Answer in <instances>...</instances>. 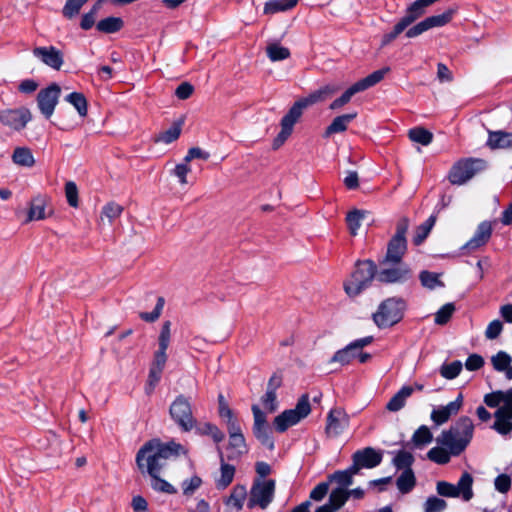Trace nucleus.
<instances>
[{
	"instance_id": "1",
	"label": "nucleus",
	"mask_w": 512,
	"mask_h": 512,
	"mask_svg": "<svg viewBox=\"0 0 512 512\" xmlns=\"http://www.w3.org/2000/svg\"><path fill=\"white\" fill-rule=\"evenodd\" d=\"M186 453L181 444L171 441L163 444L158 439L146 442L136 454V464L141 473L147 472L151 477V487L156 491L175 494L176 488L166 480L159 477L165 461L171 457Z\"/></svg>"
},
{
	"instance_id": "2",
	"label": "nucleus",
	"mask_w": 512,
	"mask_h": 512,
	"mask_svg": "<svg viewBox=\"0 0 512 512\" xmlns=\"http://www.w3.org/2000/svg\"><path fill=\"white\" fill-rule=\"evenodd\" d=\"M358 472L352 465L344 470H337L327 476L326 481L318 483L310 492V499L315 502L322 501L327 495L328 501L320 507H329L331 504H339L347 495L345 491L354 484V476Z\"/></svg>"
},
{
	"instance_id": "3",
	"label": "nucleus",
	"mask_w": 512,
	"mask_h": 512,
	"mask_svg": "<svg viewBox=\"0 0 512 512\" xmlns=\"http://www.w3.org/2000/svg\"><path fill=\"white\" fill-rule=\"evenodd\" d=\"M336 91L337 87L332 85H325L320 89L312 92L307 97H303L297 100L291 106L288 112L282 117L280 122L281 130L274 138L272 148L277 150L286 142V140L293 132L294 125L298 122L306 108L318 102L324 101L329 96L333 95Z\"/></svg>"
},
{
	"instance_id": "4",
	"label": "nucleus",
	"mask_w": 512,
	"mask_h": 512,
	"mask_svg": "<svg viewBox=\"0 0 512 512\" xmlns=\"http://www.w3.org/2000/svg\"><path fill=\"white\" fill-rule=\"evenodd\" d=\"M474 435V424L470 417L461 416L449 429L443 430L436 442L449 449L453 456L462 454Z\"/></svg>"
},
{
	"instance_id": "5",
	"label": "nucleus",
	"mask_w": 512,
	"mask_h": 512,
	"mask_svg": "<svg viewBox=\"0 0 512 512\" xmlns=\"http://www.w3.org/2000/svg\"><path fill=\"white\" fill-rule=\"evenodd\" d=\"M453 13H454V10L449 9L442 14L429 16L410 28H408L404 24V22L399 20L394 25L392 31L383 35L381 44H382V46L388 45L393 40H395L405 30H406L405 35L407 38H414V37L421 35L422 33L426 32V31H428L429 29H432L435 27H442L451 21Z\"/></svg>"
},
{
	"instance_id": "6",
	"label": "nucleus",
	"mask_w": 512,
	"mask_h": 512,
	"mask_svg": "<svg viewBox=\"0 0 512 512\" xmlns=\"http://www.w3.org/2000/svg\"><path fill=\"white\" fill-rule=\"evenodd\" d=\"M377 265L374 261L358 260L349 280L344 282V290L349 297H356L362 291L371 286L374 278H377Z\"/></svg>"
},
{
	"instance_id": "7",
	"label": "nucleus",
	"mask_w": 512,
	"mask_h": 512,
	"mask_svg": "<svg viewBox=\"0 0 512 512\" xmlns=\"http://www.w3.org/2000/svg\"><path fill=\"white\" fill-rule=\"evenodd\" d=\"M407 308L406 301L401 297H390L380 303L373 313V321L380 329L391 327L403 319Z\"/></svg>"
},
{
	"instance_id": "8",
	"label": "nucleus",
	"mask_w": 512,
	"mask_h": 512,
	"mask_svg": "<svg viewBox=\"0 0 512 512\" xmlns=\"http://www.w3.org/2000/svg\"><path fill=\"white\" fill-rule=\"evenodd\" d=\"M487 168V162L481 158H462L451 167L448 180L453 185H463L476 174Z\"/></svg>"
},
{
	"instance_id": "9",
	"label": "nucleus",
	"mask_w": 512,
	"mask_h": 512,
	"mask_svg": "<svg viewBox=\"0 0 512 512\" xmlns=\"http://www.w3.org/2000/svg\"><path fill=\"white\" fill-rule=\"evenodd\" d=\"M276 482L273 479L256 478L248 493L246 507L250 510H265L273 501Z\"/></svg>"
},
{
	"instance_id": "10",
	"label": "nucleus",
	"mask_w": 512,
	"mask_h": 512,
	"mask_svg": "<svg viewBox=\"0 0 512 512\" xmlns=\"http://www.w3.org/2000/svg\"><path fill=\"white\" fill-rule=\"evenodd\" d=\"M311 412L308 394H303L293 409L284 410L274 418L273 425L277 432L283 433L289 427L296 425Z\"/></svg>"
},
{
	"instance_id": "11",
	"label": "nucleus",
	"mask_w": 512,
	"mask_h": 512,
	"mask_svg": "<svg viewBox=\"0 0 512 512\" xmlns=\"http://www.w3.org/2000/svg\"><path fill=\"white\" fill-rule=\"evenodd\" d=\"M389 70L390 69L388 67L376 70L369 74L368 76L364 77L363 79L357 81L356 83L351 85L339 98L335 99L330 104L329 108L332 110H337L343 107L344 105L350 102L351 98L355 94L363 92L379 83Z\"/></svg>"
},
{
	"instance_id": "12",
	"label": "nucleus",
	"mask_w": 512,
	"mask_h": 512,
	"mask_svg": "<svg viewBox=\"0 0 512 512\" xmlns=\"http://www.w3.org/2000/svg\"><path fill=\"white\" fill-rule=\"evenodd\" d=\"M169 414L177 426L184 432L191 431L196 426L191 403L184 395H178L171 403Z\"/></svg>"
},
{
	"instance_id": "13",
	"label": "nucleus",
	"mask_w": 512,
	"mask_h": 512,
	"mask_svg": "<svg viewBox=\"0 0 512 512\" xmlns=\"http://www.w3.org/2000/svg\"><path fill=\"white\" fill-rule=\"evenodd\" d=\"M473 477L470 473L464 472L456 485L446 482H437L436 490L443 497H462L464 501H469L473 497Z\"/></svg>"
},
{
	"instance_id": "14",
	"label": "nucleus",
	"mask_w": 512,
	"mask_h": 512,
	"mask_svg": "<svg viewBox=\"0 0 512 512\" xmlns=\"http://www.w3.org/2000/svg\"><path fill=\"white\" fill-rule=\"evenodd\" d=\"M252 413L254 417L252 431L255 438L267 449L273 451L275 449V442L265 413L258 407V405H252Z\"/></svg>"
},
{
	"instance_id": "15",
	"label": "nucleus",
	"mask_w": 512,
	"mask_h": 512,
	"mask_svg": "<svg viewBox=\"0 0 512 512\" xmlns=\"http://www.w3.org/2000/svg\"><path fill=\"white\" fill-rule=\"evenodd\" d=\"M229 435L228 454L229 461L239 460L244 454L248 453V447L239 422H231L227 425Z\"/></svg>"
},
{
	"instance_id": "16",
	"label": "nucleus",
	"mask_w": 512,
	"mask_h": 512,
	"mask_svg": "<svg viewBox=\"0 0 512 512\" xmlns=\"http://www.w3.org/2000/svg\"><path fill=\"white\" fill-rule=\"evenodd\" d=\"M61 95V88L57 83H52L48 87L41 89L37 94V106L41 114L49 119L58 104Z\"/></svg>"
},
{
	"instance_id": "17",
	"label": "nucleus",
	"mask_w": 512,
	"mask_h": 512,
	"mask_svg": "<svg viewBox=\"0 0 512 512\" xmlns=\"http://www.w3.org/2000/svg\"><path fill=\"white\" fill-rule=\"evenodd\" d=\"M31 119L32 114L27 107L4 109L0 111V123L14 131L23 130Z\"/></svg>"
},
{
	"instance_id": "18",
	"label": "nucleus",
	"mask_w": 512,
	"mask_h": 512,
	"mask_svg": "<svg viewBox=\"0 0 512 512\" xmlns=\"http://www.w3.org/2000/svg\"><path fill=\"white\" fill-rule=\"evenodd\" d=\"M383 454L373 447H365L352 454V467L358 474L361 469H372L381 464Z\"/></svg>"
},
{
	"instance_id": "19",
	"label": "nucleus",
	"mask_w": 512,
	"mask_h": 512,
	"mask_svg": "<svg viewBox=\"0 0 512 512\" xmlns=\"http://www.w3.org/2000/svg\"><path fill=\"white\" fill-rule=\"evenodd\" d=\"M170 337H171V322L165 321L162 324L161 331L158 337V344L159 348L154 354V360L151 364L152 367L164 369L166 361H167V354L166 351L168 349L169 343H170Z\"/></svg>"
},
{
	"instance_id": "20",
	"label": "nucleus",
	"mask_w": 512,
	"mask_h": 512,
	"mask_svg": "<svg viewBox=\"0 0 512 512\" xmlns=\"http://www.w3.org/2000/svg\"><path fill=\"white\" fill-rule=\"evenodd\" d=\"M463 405V395L458 394L454 401L449 402L445 406H440L437 409H433L430 415L431 420L436 425H443L446 423L451 416L456 415Z\"/></svg>"
},
{
	"instance_id": "21",
	"label": "nucleus",
	"mask_w": 512,
	"mask_h": 512,
	"mask_svg": "<svg viewBox=\"0 0 512 512\" xmlns=\"http://www.w3.org/2000/svg\"><path fill=\"white\" fill-rule=\"evenodd\" d=\"M349 417L341 408L331 409L327 415L326 433L329 436H338L348 426Z\"/></svg>"
},
{
	"instance_id": "22",
	"label": "nucleus",
	"mask_w": 512,
	"mask_h": 512,
	"mask_svg": "<svg viewBox=\"0 0 512 512\" xmlns=\"http://www.w3.org/2000/svg\"><path fill=\"white\" fill-rule=\"evenodd\" d=\"M412 278V270L407 265L382 269L377 273V280L381 283H405Z\"/></svg>"
},
{
	"instance_id": "23",
	"label": "nucleus",
	"mask_w": 512,
	"mask_h": 512,
	"mask_svg": "<svg viewBox=\"0 0 512 512\" xmlns=\"http://www.w3.org/2000/svg\"><path fill=\"white\" fill-rule=\"evenodd\" d=\"M35 57L41 59L47 66L59 70L63 65V54L54 46L50 47H36L33 50Z\"/></svg>"
},
{
	"instance_id": "24",
	"label": "nucleus",
	"mask_w": 512,
	"mask_h": 512,
	"mask_svg": "<svg viewBox=\"0 0 512 512\" xmlns=\"http://www.w3.org/2000/svg\"><path fill=\"white\" fill-rule=\"evenodd\" d=\"M407 250L406 239H399L392 237L387 245V252L381 264L392 263L398 264L401 262L405 252Z\"/></svg>"
},
{
	"instance_id": "25",
	"label": "nucleus",
	"mask_w": 512,
	"mask_h": 512,
	"mask_svg": "<svg viewBox=\"0 0 512 512\" xmlns=\"http://www.w3.org/2000/svg\"><path fill=\"white\" fill-rule=\"evenodd\" d=\"M492 235V225L488 221L481 222L473 237L463 246V248L469 250H476L481 246L485 245Z\"/></svg>"
},
{
	"instance_id": "26",
	"label": "nucleus",
	"mask_w": 512,
	"mask_h": 512,
	"mask_svg": "<svg viewBox=\"0 0 512 512\" xmlns=\"http://www.w3.org/2000/svg\"><path fill=\"white\" fill-rule=\"evenodd\" d=\"M219 458H220V478L216 481V487L218 489L227 488L233 481L235 475V467L225 462L224 455L221 448L217 447Z\"/></svg>"
},
{
	"instance_id": "27",
	"label": "nucleus",
	"mask_w": 512,
	"mask_h": 512,
	"mask_svg": "<svg viewBox=\"0 0 512 512\" xmlns=\"http://www.w3.org/2000/svg\"><path fill=\"white\" fill-rule=\"evenodd\" d=\"M357 117V112L343 114L335 117L329 126L326 127L324 137H330L335 133H341L347 130L348 124Z\"/></svg>"
},
{
	"instance_id": "28",
	"label": "nucleus",
	"mask_w": 512,
	"mask_h": 512,
	"mask_svg": "<svg viewBox=\"0 0 512 512\" xmlns=\"http://www.w3.org/2000/svg\"><path fill=\"white\" fill-rule=\"evenodd\" d=\"M347 494L345 498L339 504H331L329 507L325 509V507H317L314 512H337L339 511L346 502L349 500L358 501L362 500L365 496V490L361 487H357L354 489H350V487L345 491Z\"/></svg>"
},
{
	"instance_id": "29",
	"label": "nucleus",
	"mask_w": 512,
	"mask_h": 512,
	"mask_svg": "<svg viewBox=\"0 0 512 512\" xmlns=\"http://www.w3.org/2000/svg\"><path fill=\"white\" fill-rule=\"evenodd\" d=\"M487 146L491 149H506L512 147V133L504 131H489Z\"/></svg>"
},
{
	"instance_id": "30",
	"label": "nucleus",
	"mask_w": 512,
	"mask_h": 512,
	"mask_svg": "<svg viewBox=\"0 0 512 512\" xmlns=\"http://www.w3.org/2000/svg\"><path fill=\"white\" fill-rule=\"evenodd\" d=\"M426 8L427 5L422 0H416L407 7L405 15L400 20L409 27L425 14Z\"/></svg>"
},
{
	"instance_id": "31",
	"label": "nucleus",
	"mask_w": 512,
	"mask_h": 512,
	"mask_svg": "<svg viewBox=\"0 0 512 512\" xmlns=\"http://www.w3.org/2000/svg\"><path fill=\"white\" fill-rule=\"evenodd\" d=\"M413 393V387L403 386L386 404V409L390 412H397L404 408L407 398Z\"/></svg>"
},
{
	"instance_id": "32",
	"label": "nucleus",
	"mask_w": 512,
	"mask_h": 512,
	"mask_svg": "<svg viewBox=\"0 0 512 512\" xmlns=\"http://www.w3.org/2000/svg\"><path fill=\"white\" fill-rule=\"evenodd\" d=\"M245 501H248V492L246 487L238 484L233 487L230 496L226 500V504L232 509L241 510Z\"/></svg>"
},
{
	"instance_id": "33",
	"label": "nucleus",
	"mask_w": 512,
	"mask_h": 512,
	"mask_svg": "<svg viewBox=\"0 0 512 512\" xmlns=\"http://www.w3.org/2000/svg\"><path fill=\"white\" fill-rule=\"evenodd\" d=\"M46 199L43 196L34 197L30 202L26 222L42 220L45 215Z\"/></svg>"
},
{
	"instance_id": "34",
	"label": "nucleus",
	"mask_w": 512,
	"mask_h": 512,
	"mask_svg": "<svg viewBox=\"0 0 512 512\" xmlns=\"http://www.w3.org/2000/svg\"><path fill=\"white\" fill-rule=\"evenodd\" d=\"M124 27V21L121 17L110 16L96 23V29L105 34H113Z\"/></svg>"
},
{
	"instance_id": "35",
	"label": "nucleus",
	"mask_w": 512,
	"mask_h": 512,
	"mask_svg": "<svg viewBox=\"0 0 512 512\" xmlns=\"http://www.w3.org/2000/svg\"><path fill=\"white\" fill-rule=\"evenodd\" d=\"M184 124V118L181 117L178 121H175L172 126L166 131L161 132L156 138V142H162L170 144L177 140L181 134L182 126Z\"/></svg>"
},
{
	"instance_id": "36",
	"label": "nucleus",
	"mask_w": 512,
	"mask_h": 512,
	"mask_svg": "<svg viewBox=\"0 0 512 512\" xmlns=\"http://www.w3.org/2000/svg\"><path fill=\"white\" fill-rule=\"evenodd\" d=\"M436 220L437 215L432 214L424 223H422L416 228L415 234L413 236L414 245H421L425 241V239L430 234L433 226L435 225Z\"/></svg>"
},
{
	"instance_id": "37",
	"label": "nucleus",
	"mask_w": 512,
	"mask_h": 512,
	"mask_svg": "<svg viewBox=\"0 0 512 512\" xmlns=\"http://www.w3.org/2000/svg\"><path fill=\"white\" fill-rule=\"evenodd\" d=\"M12 160L23 167H32L35 164L34 156L27 147H17L12 154Z\"/></svg>"
},
{
	"instance_id": "38",
	"label": "nucleus",
	"mask_w": 512,
	"mask_h": 512,
	"mask_svg": "<svg viewBox=\"0 0 512 512\" xmlns=\"http://www.w3.org/2000/svg\"><path fill=\"white\" fill-rule=\"evenodd\" d=\"M396 485L402 494H407L416 485V478L412 469L404 470L397 478Z\"/></svg>"
},
{
	"instance_id": "39",
	"label": "nucleus",
	"mask_w": 512,
	"mask_h": 512,
	"mask_svg": "<svg viewBox=\"0 0 512 512\" xmlns=\"http://www.w3.org/2000/svg\"><path fill=\"white\" fill-rule=\"evenodd\" d=\"M298 0H269L265 3L264 14L287 11L296 6Z\"/></svg>"
},
{
	"instance_id": "40",
	"label": "nucleus",
	"mask_w": 512,
	"mask_h": 512,
	"mask_svg": "<svg viewBox=\"0 0 512 512\" xmlns=\"http://www.w3.org/2000/svg\"><path fill=\"white\" fill-rule=\"evenodd\" d=\"M65 101L75 107L81 117H85L88 113L87 99L81 92H72L65 97Z\"/></svg>"
},
{
	"instance_id": "41",
	"label": "nucleus",
	"mask_w": 512,
	"mask_h": 512,
	"mask_svg": "<svg viewBox=\"0 0 512 512\" xmlns=\"http://www.w3.org/2000/svg\"><path fill=\"white\" fill-rule=\"evenodd\" d=\"M433 435L426 425H421L412 435L411 442L416 448H422L431 443Z\"/></svg>"
},
{
	"instance_id": "42",
	"label": "nucleus",
	"mask_w": 512,
	"mask_h": 512,
	"mask_svg": "<svg viewBox=\"0 0 512 512\" xmlns=\"http://www.w3.org/2000/svg\"><path fill=\"white\" fill-rule=\"evenodd\" d=\"M357 351L348 344L346 347L338 350L330 359V363H340L342 366L348 365L356 358Z\"/></svg>"
},
{
	"instance_id": "43",
	"label": "nucleus",
	"mask_w": 512,
	"mask_h": 512,
	"mask_svg": "<svg viewBox=\"0 0 512 512\" xmlns=\"http://www.w3.org/2000/svg\"><path fill=\"white\" fill-rule=\"evenodd\" d=\"M266 54L272 62L288 59L291 55L290 50L287 47L281 46L278 43L269 44L266 47Z\"/></svg>"
},
{
	"instance_id": "44",
	"label": "nucleus",
	"mask_w": 512,
	"mask_h": 512,
	"mask_svg": "<svg viewBox=\"0 0 512 512\" xmlns=\"http://www.w3.org/2000/svg\"><path fill=\"white\" fill-rule=\"evenodd\" d=\"M445 448L446 447H444V446H442V447L437 446V447L431 448L427 453V458L430 461H432L436 464H439V465H445V464L449 463L451 456H453V455L449 449L446 450Z\"/></svg>"
},
{
	"instance_id": "45",
	"label": "nucleus",
	"mask_w": 512,
	"mask_h": 512,
	"mask_svg": "<svg viewBox=\"0 0 512 512\" xmlns=\"http://www.w3.org/2000/svg\"><path fill=\"white\" fill-rule=\"evenodd\" d=\"M196 432L200 435L210 436L217 444L225 439V434L215 424L209 422L196 427Z\"/></svg>"
},
{
	"instance_id": "46",
	"label": "nucleus",
	"mask_w": 512,
	"mask_h": 512,
	"mask_svg": "<svg viewBox=\"0 0 512 512\" xmlns=\"http://www.w3.org/2000/svg\"><path fill=\"white\" fill-rule=\"evenodd\" d=\"M408 136L411 141L419 143L421 145L427 146L433 140V134L423 128V127H415L409 130Z\"/></svg>"
},
{
	"instance_id": "47",
	"label": "nucleus",
	"mask_w": 512,
	"mask_h": 512,
	"mask_svg": "<svg viewBox=\"0 0 512 512\" xmlns=\"http://www.w3.org/2000/svg\"><path fill=\"white\" fill-rule=\"evenodd\" d=\"M421 285L430 290L436 287H444V283L439 279V274L423 270L419 274Z\"/></svg>"
},
{
	"instance_id": "48",
	"label": "nucleus",
	"mask_w": 512,
	"mask_h": 512,
	"mask_svg": "<svg viewBox=\"0 0 512 512\" xmlns=\"http://www.w3.org/2000/svg\"><path fill=\"white\" fill-rule=\"evenodd\" d=\"M414 456L405 450H400L397 452L396 456L393 458V464L398 470H409L412 469V465L414 463Z\"/></svg>"
},
{
	"instance_id": "49",
	"label": "nucleus",
	"mask_w": 512,
	"mask_h": 512,
	"mask_svg": "<svg viewBox=\"0 0 512 512\" xmlns=\"http://www.w3.org/2000/svg\"><path fill=\"white\" fill-rule=\"evenodd\" d=\"M463 364L459 360H455L451 363H444L440 367V374L443 378L452 380L455 379L462 371Z\"/></svg>"
},
{
	"instance_id": "50",
	"label": "nucleus",
	"mask_w": 512,
	"mask_h": 512,
	"mask_svg": "<svg viewBox=\"0 0 512 512\" xmlns=\"http://www.w3.org/2000/svg\"><path fill=\"white\" fill-rule=\"evenodd\" d=\"M89 0H66V3L62 9V14L67 19H72L77 16L81 10V8L88 2Z\"/></svg>"
},
{
	"instance_id": "51",
	"label": "nucleus",
	"mask_w": 512,
	"mask_h": 512,
	"mask_svg": "<svg viewBox=\"0 0 512 512\" xmlns=\"http://www.w3.org/2000/svg\"><path fill=\"white\" fill-rule=\"evenodd\" d=\"M511 361V356L505 351H499L491 358L493 368L498 372L506 371L511 366Z\"/></svg>"
},
{
	"instance_id": "52",
	"label": "nucleus",
	"mask_w": 512,
	"mask_h": 512,
	"mask_svg": "<svg viewBox=\"0 0 512 512\" xmlns=\"http://www.w3.org/2000/svg\"><path fill=\"white\" fill-rule=\"evenodd\" d=\"M455 310L456 308L454 303H446L435 313L434 322L437 325L447 324L450 321Z\"/></svg>"
},
{
	"instance_id": "53",
	"label": "nucleus",
	"mask_w": 512,
	"mask_h": 512,
	"mask_svg": "<svg viewBox=\"0 0 512 512\" xmlns=\"http://www.w3.org/2000/svg\"><path fill=\"white\" fill-rule=\"evenodd\" d=\"M364 215L365 212L358 209H354L347 214L346 222L352 235L355 236L357 234V231L361 226V220L364 218Z\"/></svg>"
},
{
	"instance_id": "54",
	"label": "nucleus",
	"mask_w": 512,
	"mask_h": 512,
	"mask_svg": "<svg viewBox=\"0 0 512 512\" xmlns=\"http://www.w3.org/2000/svg\"><path fill=\"white\" fill-rule=\"evenodd\" d=\"M123 212V207L115 202L107 203L101 212V220L107 218L108 222L111 224L116 218H118Z\"/></svg>"
},
{
	"instance_id": "55",
	"label": "nucleus",
	"mask_w": 512,
	"mask_h": 512,
	"mask_svg": "<svg viewBox=\"0 0 512 512\" xmlns=\"http://www.w3.org/2000/svg\"><path fill=\"white\" fill-rule=\"evenodd\" d=\"M218 405H219V416L225 420L226 426L231 422H239L237 418L234 416L232 409L227 404L224 396L222 394L218 395Z\"/></svg>"
},
{
	"instance_id": "56",
	"label": "nucleus",
	"mask_w": 512,
	"mask_h": 512,
	"mask_svg": "<svg viewBox=\"0 0 512 512\" xmlns=\"http://www.w3.org/2000/svg\"><path fill=\"white\" fill-rule=\"evenodd\" d=\"M165 304V300L163 297H158L157 303L152 312H141L139 317L146 322L153 323L155 322L161 315L163 307Z\"/></svg>"
},
{
	"instance_id": "57",
	"label": "nucleus",
	"mask_w": 512,
	"mask_h": 512,
	"mask_svg": "<svg viewBox=\"0 0 512 512\" xmlns=\"http://www.w3.org/2000/svg\"><path fill=\"white\" fill-rule=\"evenodd\" d=\"M65 195L68 204L71 207H78L79 201H78V188L77 185L73 181H68L65 184Z\"/></svg>"
},
{
	"instance_id": "58",
	"label": "nucleus",
	"mask_w": 512,
	"mask_h": 512,
	"mask_svg": "<svg viewBox=\"0 0 512 512\" xmlns=\"http://www.w3.org/2000/svg\"><path fill=\"white\" fill-rule=\"evenodd\" d=\"M447 508L445 500L436 496H431L427 499L425 505V512H441Z\"/></svg>"
},
{
	"instance_id": "59",
	"label": "nucleus",
	"mask_w": 512,
	"mask_h": 512,
	"mask_svg": "<svg viewBox=\"0 0 512 512\" xmlns=\"http://www.w3.org/2000/svg\"><path fill=\"white\" fill-rule=\"evenodd\" d=\"M163 370L155 367H150L149 375H148V383L146 386V393L151 394L154 391V388L159 383L161 379Z\"/></svg>"
},
{
	"instance_id": "60",
	"label": "nucleus",
	"mask_w": 512,
	"mask_h": 512,
	"mask_svg": "<svg viewBox=\"0 0 512 512\" xmlns=\"http://www.w3.org/2000/svg\"><path fill=\"white\" fill-rule=\"evenodd\" d=\"M202 484V480L199 476H192L190 479H186L182 482V490L184 495H192Z\"/></svg>"
},
{
	"instance_id": "61",
	"label": "nucleus",
	"mask_w": 512,
	"mask_h": 512,
	"mask_svg": "<svg viewBox=\"0 0 512 512\" xmlns=\"http://www.w3.org/2000/svg\"><path fill=\"white\" fill-rule=\"evenodd\" d=\"M261 402L269 412H275L278 408L276 392L266 391L261 397Z\"/></svg>"
},
{
	"instance_id": "62",
	"label": "nucleus",
	"mask_w": 512,
	"mask_h": 512,
	"mask_svg": "<svg viewBox=\"0 0 512 512\" xmlns=\"http://www.w3.org/2000/svg\"><path fill=\"white\" fill-rule=\"evenodd\" d=\"M495 489L500 493H506L511 488V477L507 474H500L494 480Z\"/></svg>"
},
{
	"instance_id": "63",
	"label": "nucleus",
	"mask_w": 512,
	"mask_h": 512,
	"mask_svg": "<svg viewBox=\"0 0 512 512\" xmlns=\"http://www.w3.org/2000/svg\"><path fill=\"white\" fill-rule=\"evenodd\" d=\"M484 359L479 354H471L465 362V367L469 371H477L484 366Z\"/></svg>"
},
{
	"instance_id": "64",
	"label": "nucleus",
	"mask_w": 512,
	"mask_h": 512,
	"mask_svg": "<svg viewBox=\"0 0 512 512\" xmlns=\"http://www.w3.org/2000/svg\"><path fill=\"white\" fill-rule=\"evenodd\" d=\"M194 87L189 82H182L175 90V95L180 100H186L191 97Z\"/></svg>"
}]
</instances>
